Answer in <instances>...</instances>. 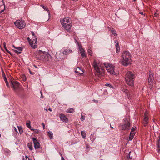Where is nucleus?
I'll use <instances>...</instances> for the list:
<instances>
[{
  "instance_id": "f257e3e1",
  "label": "nucleus",
  "mask_w": 160,
  "mask_h": 160,
  "mask_svg": "<svg viewBox=\"0 0 160 160\" xmlns=\"http://www.w3.org/2000/svg\"><path fill=\"white\" fill-rule=\"evenodd\" d=\"M92 65L94 69L98 73L99 77L103 76L104 75L105 70L102 68V62L98 60L95 59L93 61Z\"/></svg>"
},
{
  "instance_id": "f03ea898",
  "label": "nucleus",
  "mask_w": 160,
  "mask_h": 160,
  "mask_svg": "<svg viewBox=\"0 0 160 160\" xmlns=\"http://www.w3.org/2000/svg\"><path fill=\"white\" fill-rule=\"evenodd\" d=\"M131 56L129 52L127 51H123L121 59L122 64L124 66H128L131 61Z\"/></svg>"
},
{
  "instance_id": "7ed1b4c3",
  "label": "nucleus",
  "mask_w": 160,
  "mask_h": 160,
  "mask_svg": "<svg viewBox=\"0 0 160 160\" xmlns=\"http://www.w3.org/2000/svg\"><path fill=\"white\" fill-rule=\"evenodd\" d=\"M71 21V19L68 17L60 19V22L62 27L68 32H70L71 30L72 26Z\"/></svg>"
},
{
  "instance_id": "20e7f679",
  "label": "nucleus",
  "mask_w": 160,
  "mask_h": 160,
  "mask_svg": "<svg viewBox=\"0 0 160 160\" xmlns=\"http://www.w3.org/2000/svg\"><path fill=\"white\" fill-rule=\"evenodd\" d=\"M135 77V75L132 72L128 71L125 75V79L127 84L130 86L134 85V80Z\"/></svg>"
},
{
  "instance_id": "39448f33",
  "label": "nucleus",
  "mask_w": 160,
  "mask_h": 160,
  "mask_svg": "<svg viewBox=\"0 0 160 160\" xmlns=\"http://www.w3.org/2000/svg\"><path fill=\"white\" fill-rule=\"evenodd\" d=\"M104 65L106 68V70L110 74L112 75H116L114 71V67L112 65L109 63H104Z\"/></svg>"
},
{
  "instance_id": "423d86ee",
  "label": "nucleus",
  "mask_w": 160,
  "mask_h": 160,
  "mask_svg": "<svg viewBox=\"0 0 160 160\" xmlns=\"http://www.w3.org/2000/svg\"><path fill=\"white\" fill-rule=\"evenodd\" d=\"M45 52L40 50L37 51L35 53V56L38 60H43L45 59Z\"/></svg>"
},
{
  "instance_id": "0eeeda50",
  "label": "nucleus",
  "mask_w": 160,
  "mask_h": 160,
  "mask_svg": "<svg viewBox=\"0 0 160 160\" xmlns=\"http://www.w3.org/2000/svg\"><path fill=\"white\" fill-rule=\"evenodd\" d=\"M15 26L20 29L23 28L25 26V23L24 21L22 20H18L15 22Z\"/></svg>"
},
{
  "instance_id": "6e6552de",
  "label": "nucleus",
  "mask_w": 160,
  "mask_h": 160,
  "mask_svg": "<svg viewBox=\"0 0 160 160\" xmlns=\"http://www.w3.org/2000/svg\"><path fill=\"white\" fill-rule=\"evenodd\" d=\"M27 40L32 48L35 49L37 48L36 44H37V40L36 38L35 37L34 39H32V41L29 38H27Z\"/></svg>"
},
{
  "instance_id": "1a4fd4ad",
  "label": "nucleus",
  "mask_w": 160,
  "mask_h": 160,
  "mask_svg": "<svg viewBox=\"0 0 160 160\" xmlns=\"http://www.w3.org/2000/svg\"><path fill=\"white\" fill-rule=\"evenodd\" d=\"M119 128L121 127L122 130H128L130 129V124L128 121L123 125L120 124L119 125Z\"/></svg>"
},
{
  "instance_id": "9d476101",
  "label": "nucleus",
  "mask_w": 160,
  "mask_h": 160,
  "mask_svg": "<svg viewBox=\"0 0 160 160\" xmlns=\"http://www.w3.org/2000/svg\"><path fill=\"white\" fill-rule=\"evenodd\" d=\"M10 82L11 84L12 87L13 88L14 90H16L19 86V83L17 81L11 79L10 80Z\"/></svg>"
},
{
  "instance_id": "9b49d317",
  "label": "nucleus",
  "mask_w": 160,
  "mask_h": 160,
  "mask_svg": "<svg viewBox=\"0 0 160 160\" xmlns=\"http://www.w3.org/2000/svg\"><path fill=\"white\" fill-rule=\"evenodd\" d=\"M32 140L34 144V147L35 149H37L40 148V144L39 142L37 141V139L35 138H32Z\"/></svg>"
},
{
  "instance_id": "f8f14e48",
  "label": "nucleus",
  "mask_w": 160,
  "mask_h": 160,
  "mask_svg": "<svg viewBox=\"0 0 160 160\" xmlns=\"http://www.w3.org/2000/svg\"><path fill=\"white\" fill-rule=\"evenodd\" d=\"M59 118L61 121L66 123L68 122V119L66 116L62 113L60 114L59 115Z\"/></svg>"
},
{
  "instance_id": "ddd939ff",
  "label": "nucleus",
  "mask_w": 160,
  "mask_h": 160,
  "mask_svg": "<svg viewBox=\"0 0 160 160\" xmlns=\"http://www.w3.org/2000/svg\"><path fill=\"white\" fill-rule=\"evenodd\" d=\"M78 45L79 51H80L81 56L83 58L85 57L86 55L85 53V50L82 48L81 45H79L78 43Z\"/></svg>"
},
{
  "instance_id": "4468645a",
  "label": "nucleus",
  "mask_w": 160,
  "mask_h": 160,
  "mask_svg": "<svg viewBox=\"0 0 160 160\" xmlns=\"http://www.w3.org/2000/svg\"><path fill=\"white\" fill-rule=\"evenodd\" d=\"M154 79L153 77V74L152 73L150 72L149 74V77L148 78V81L149 84L151 85Z\"/></svg>"
},
{
  "instance_id": "2eb2a0df",
  "label": "nucleus",
  "mask_w": 160,
  "mask_h": 160,
  "mask_svg": "<svg viewBox=\"0 0 160 160\" xmlns=\"http://www.w3.org/2000/svg\"><path fill=\"white\" fill-rule=\"evenodd\" d=\"M122 91L126 94L129 99L131 98V97L129 96V91L125 87L122 88Z\"/></svg>"
},
{
  "instance_id": "dca6fc26",
  "label": "nucleus",
  "mask_w": 160,
  "mask_h": 160,
  "mask_svg": "<svg viewBox=\"0 0 160 160\" xmlns=\"http://www.w3.org/2000/svg\"><path fill=\"white\" fill-rule=\"evenodd\" d=\"M72 50L68 48H67L64 49L63 51L62 52V54L67 55L72 53Z\"/></svg>"
},
{
  "instance_id": "f3484780",
  "label": "nucleus",
  "mask_w": 160,
  "mask_h": 160,
  "mask_svg": "<svg viewBox=\"0 0 160 160\" xmlns=\"http://www.w3.org/2000/svg\"><path fill=\"white\" fill-rule=\"evenodd\" d=\"M45 59H44L43 60H45V61H49L52 60V57L48 53L45 52Z\"/></svg>"
},
{
  "instance_id": "a211bd4d",
  "label": "nucleus",
  "mask_w": 160,
  "mask_h": 160,
  "mask_svg": "<svg viewBox=\"0 0 160 160\" xmlns=\"http://www.w3.org/2000/svg\"><path fill=\"white\" fill-rule=\"evenodd\" d=\"M148 118L147 116L146 113H145L144 117L143 119V123L145 126H146L148 123Z\"/></svg>"
},
{
  "instance_id": "6ab92c4d",
  "label": "nucleus",
  "mask_w": 160,
  "mask_h": 160,
  "mask_svg": "<svg viewBox=\"0 0 160 160\" xmlns=\"http://www.w3.org/2000/svg\"><path fill=\"white\" fill-rule=\"evenodd\" d=\"M17 50H13L14 51V52L17 53L18 54H20L21 53V51L22 50V48L20 47H18L16 49Z\"/></svg>"
},
{
  "instance_id": "aec40b11",
  "label": "nucleus",
  "mask_w": 160,
  "mask_h": 160,
  "mask_svg": "<svg viewBox=\"0 0 160 160\" xmlns=\"http://www.w3.org/2000/svg\"><path fill=\"white\" fill-rule=\"evenodd\" d=\"M116 43L115 47L116 52L117 53L119 52L120 50V47L118 43H116V41L115 42Z\"/></svg>"
},
{
  "instance_id": "412c9836",
  "label": "nucleus",
  "mask_w": 160,
  "mask_h": 160,
  "mask_svg": "<svg viewBox=\"0 0 160 160\" xmlns=\"http://www.w3.org/2000/svg\"><path fill=\"white\" fill-rule=\"evenodd\" d=\"M62 53L61 52L59 54H58L57 52L56 53V57L58 59H60L62 58V57H61V56H62Z\"/></svg>"
},
{
  "instance_id": "4be33fe9",
  "label": "nucleus",
  "mask_w": 160,
  "mask_h": 160,
  "mask_svg": "<svg viewBox=\"0 0 160 160\" xmlns=\"http://www.w3.org/2000/svg\"><path fill=\"white\" fill-rule=\"evenodd\" d=\"M48 135L50 139L53 138V134L51 131H49L48 132Z\"/></svg>"
},
{
  "instance_id": "5701e85b",
  "label": "nucleus",
  "mask_w": 160,
  "mask_h": 160,
  "mask_svg": "<svg viewBox=\"0 0 160 160\" xmlns=\"http://www.w3.org/2000/svg\"><path fill=\"white\" fill-rule=\"evenodd\" d=\"M40 6L42 7L45 10L47 11L48 12L49 16V17H50V13L49 12V10H48V8H47L46 7H45L43 5H41Z\"/></svg>"
},
{
  "instance_id": "b1692460",
  "label": "nucleus",
  "mask_w": 160,
  "mask_h": 160,
  "mask_svg": "<svg viewBox=\"0 0 160 160\" xmlns=\"http://www.w3.org/2000/svg\"><path fill=\"white\" fill-rule=\"evenodd\" d=\"M136 132V128L135 127H133L132 128L131 131V133H132L133 134L135 133V132Z\"/></svg>"
},
{
  "instance_id": "393cba45",
  "label": "nucleus",
  "mask_w": 160,
  "mask_h": 160,
  "mask_svg": "<svg viewBox=\"0 0 160 160\" xmlns=\"http://www.w3.org/2000/svg\"><path fill=\"white\" fill-rule=\"evenodd\" d=\"M74 111V109L73 108L68 109L66 111V112L68 113H73Z\"/></svg>"
},
{
  "instance_id": "a878e982",
  "label": "nucleus",
  "mask_w": 160,
  "mask_h": 160,
  "mask_svg": "<svg viewBox=\"0 0 160 160\" xmlns=\"http://www.w3.org/2000/svg\"><path fill=\"white\" fill-rule=\"evenodd\" d=\"M135 135V134H133L132 133L130 132L129 138V140L130 141H131L132 140V139L133 138L134 136Z\"/></svg>"
},
{
  "instance_id": "bb28decb",
  "label": "nucleus",
  "mask_w": 160,
  "mask_h": 160,
  "mask_svg": "<svg viewBox=\"0 0 160 160\" xmlns=\"http://www.w3.org/2000/svg\"><path fill=\"white\" fill-rule=\"evenodd\" d=\"M28 146L30 150H32L33 149V146L32 143H29L28 144Z\"/></svg>"
},
{
  "instance_id": "cd10ccee",
  "label": "nucleus",
  "mask_w": 160,
  "mask_h": 160,
  "mask_svg": "<svg viewBox=\"0 0 160 160\" xmlns=\"http://www.w3.org/2000/svg\"><path fill=\"white\" fill-rule=\"evenodd\" d=\"M81 134L82 137L84 139H85L86 138V133L84 131H82L81 132Z\"/></svg>"
},
{
  "instance_id": "c85d7f7f",
  "label": "nucleus",
  "mask_w": 160,
  "mask_h": 160,
  "mask_svg": "<svg viewBox=\"0 0 160 160\" xmlns=\"http://www.w3.org/2000/svg\"><path fill=\"white\" fill-rule=\"evenodd\" d=\"M90 139L92 142V143H93L96 139V137L94 136H90Z\"/></svg>"
},
{
  "instance_id": "c756f323",
  "label": "nucleus",
  "mask_w": 160,
  "mask_h": 160,
  "mask_svg": "<svg viewBox=\"0 0 160 160\" xmlns=\"http://www.w3.org/2000/svg\"><path fill=\"white\" fill-rule=\"evenodd\" d=\"M18 127L20 134H21L23 132L22 127L21 126H18Z\"/></svg>"
},
{
  "instance_id": "7c9ffc66",
  "label": "nucleus",
  "mask_w": 160,
  "mask_h": 160,
  "mask_svg": "<svg viewBox=\"0 0 160 160\" xmlns=\"http://www.w3.org/2000/svg\"><path fill=\"white\" fill-rule=\"evenodd\" d=\"M3 46H4V48L5 49V50H6V52H8V53H9L11 54L10 52L8 50V49H7V48L6 47V43H5V42H4L3 43Z\"/></svg>"
},
{
  "instance_id": "2f4dec72",
  "label": "nucleus",
  "mask_w": 160,
  "mask_h": 160,
  "mask_svg": "<svg viewBox=\"0 0 160 160\" xmlns=\"http://www.w3.org/2000/svg\"><path fill=\"white\" fill-rule=\"evenodd\" d=\"M27 126L29 129H31V126H30V122L29 121H27L26 123Z\"/></svg>"
},
{
  "instance_id": "473e14b6",
  "label": "nucleus",
  "mask_w": 160,
  "mask_h": 160,
  "mask_svg": "<svg viewBox=\"0 0 160 160\" xmlns=\"http://www.w3.org/2000/svg\"><path fill=\"white\" fill-rule=\"evenodd\" d=\"M105 86H106L112 88H114L113 86L110 83H106L105 84Z\"/></svg>"
},
{
  "instance_id": "72a5a7b5",
  "label": "nucleus",
  "mask_w": 160,
  "mask_h": 160,
  "mask_svg": "<svg viewBox=\"0 0 160 160\" xmlns=\"http://www.w3.org/2000/svg\"><path fill=\"white\" fill-rule=\"evenodd\" d=\"M3 6H0V13H2L4 11V9H5V7L4 6V9H1L2 8H3Z\"/></svg>"
},
{
  "instance_id": "f704fd0d",
  "label": "nucleus",
  "mask_w": 160,
  "mask_h": 160,
  "mask_svg": "<svg viewBox=\"0 0 160 160\" xmlns=\"http://www.w3.org/2000/svg\"><path fill=\"white\" fill-rule=\"evenodd\" d=\"M131 153V152H129L128 155V156H127V158H129L130 159V160H132V157L130 156V153Z\"/></svg>"
},
{
  "instance_id": "c9c22d12",
  "label": "nucleus",
  "mask_w": 160,
  "mask_h": 160,
  "mask_svg": "<svg viewBox=\"0 0 160 160\" xmlns=\"http://www.w3.org/2000/svg\"><path fill=\"white\" fill-rule=\"evenodd\" d=\"M92 51L90 49H88V54L91 56L92 54Z\"/></svg>"
},
{
  "instance_id": "e433bc0d",
  "label": "nucleus",
  "mask_w": 160,
  "mask_h": 160,
  "mask_svg": "<svg viewBox=\"0 0 160 160\" xmlns=\"http://www.w3.org/2000/svg\"><path fill=\"white\" fill-rule=\"evenodd\" d=\"M31 130H33L36 133H38L39 132V130L37 129H31Z\"/></svg>"
},
{
  "instance_id": "4c0bfd02",
  "label": "nucleus",
  "mask_w": 160,
  "mask_h": 160,
  "mask_svg": "<svg viewBox=\"0 0 160 160\" xmlns=\"http://www.w3.org/2000/svg\"><path fill=\"white\" fill-rule=\"evenodd\" d=\"M111 32L114 35V36L117 35V34L116 33V31L114 30H112Z\"/></svg>"
},
{
  "instance_id": "58836bf2",
  "label": "nucleus",
  "mask_w": 160,
  "mask_h": 160,
  "mask_svg": "<svg viewBox=\"0 0 160 160\" xmlns=\"http://www.w3.org/2000/svg\"><path fill=\"white\" fill-rule=\"evenodd\" d=\"M80 119L82 121H83L85 120L84 117L82 115L81 116Z\"/></svg>"
},
{
  "instance_id": "ea45409f",
  "label": "nucleus",
  "mask_w": 160,
  "mask_h": 160,
  "mask_svg": "<svg viewBox=\"0 0 160 160\" xmlns=\"http://www.w3.org/2000/svg\"><path fill=\"white\" fill-rule=\"evenodd\" d=\"M31 33L33 36L32 39H34L35 37L36 38L35 34L33 32H31Z\"/></svg>"
},
{
  "instance_id": "a19ab883",
  "label": "nucleus",
  "mask_w": 160,
  "mask_h": 160,
  "mask_svg": "<svg viewBox=\"0 0 160 160\" xmlns=\"http://www.w3.org/2000/svg\"><path fill=\"white\" fill-rule=\"evenodd\" d=\"M159 142H160V140L158 139V140L157 141V145L158 147H159L160 146H159Z\"/></svg>"
},
{
  "instance_id": "79ce46f5",
  "label": "nucleus",
  "mask_w": 160,
  "mask_h": 160,
  "mask_svg": "<svg viewBox=\"0 0 160 160\" xmlns=\"http://www.w3.org/2000/svg\"><path fill=\"white\" fill-rule=\"evenodd\" d=\"M5 83H6V86L8 87H9V83H8V81L6 82Z\"/></svg>"
},
{
  "instance_id": "37998d69",
  "label": "nucleus",
  "mask_w": 160,
  "mask_h": 160,
  "mask_svg": "<svg viewBox=\"0 0 160 160\" xmlns=\"http://www.w3.org/2000/svg\"><path fill=\"white\" fill-rule=\"evenodd\" d=\"M78 69H79V70H80V68L79 67H78L77 68V69L75 71V72H76V73H78V72L77 71V70H78Z\"/></svg>"
},
{
  "instance_id": "c03bdc74",
  "label": "nucleus",
  "mask_w": 160,
  "mask_h": 160,
  "mask_svg": "<svg viewBox=\"0 0 160 160\" xmlns=\"http://www.w3.org/2000/svg\"><path fill=\"white\" fill-rule=\"evenodd\" d=\"M158 15H158V13H156H156L154 14V16H155V17H158Z\"/></svg>"
},
{
  "instance_id": "a18cd8bd",
  "label": "nucleus",
  "mask_w": 160,
  "mask_h": 160,
  "mask_svg": "<svg viewBox=\"0 0 160 160\" xmlns=\"http://www.w3.org/2000/svg\"><path fill=\"white\" fill-rule=\"evenodd\" d=\"M60 154L61 156L62 157L61 160H65L64 158L62 156V155L60 153Z\"/></svg>"
},
{
  "instance_id": "49530a36",
  "label": "nucleus",
  "mask_w": 160,
  "mask_h": 160,
  "mask_svg": "<svg viewBox=\"0 0 160 160\" xmlns=\"http://www.w3.org/2000/svg\"><path fill=\"white\" fill-rule=\"evenodd\" d=\"M4 79L5 82L8 81L6 77H4Z\"/></svg>"
},
{
  "instance_id": "de8ad7c7",
  "label": "nucleus",
  "mask_w": 160,
  "mask_h": 160,
  "mask_svg": "<svg viewBox=\"0 0 160 160\" xmlns=\"http://www.w3.org/2000/svg\"><path fill=\"white\" fill-rule=\"evenodd\" d=\"M13 128H14V130L17 132H18V130H17V129L16 128L14 127V126L13 127Z\"/></svg>"
},
{
  "instance_id": "09e8293b",
  "label": "nucleus",
  "mask_w": 160,
  "mask_h": 160,
  "mask_svg": "<svg viewBox=\"0 0 160 160\" xmlns=\"http://www.w3.org/2000/svg\"><path fill=\"white\" fill-rule=\"evenodd\" d=\"M29 72H30V74H31L32 75H33L34 74V73L33 72H31V71H30V70H29Z\"/></svg>"
},
{
  "instance_id": "8fccbe9b",
  "label": "nucleus",
  "mask_w": 160,
  "mask_h": 160,
  "mask_svg": "<svg viewBox=\"0 0 160 160\" xmlns=\"http://www.w3.org/2000/svg\"><path fill=\"white\" fill-rule=\"evenodd\" d=\"M42 125H43V128L44 129L45 128V127L44 124V123H42Z\"/></svg>"
},
{
  "instance_id": "3c124183",
  "label": "nucleus",
  "mask_w": 160,
  "mask_h": 160,
  "mask_svg": "<svg viewBox=\"0 0 160 160\" xmlns=\"http://www.w3.org/2000/svg\"><path fill=\"white\" fill-rule=\"evenodd\" d=\"M48 110L51 112L52 111V109L51 108H49Z\"/></svg>"
},
{
  "instance_id": "603ef678",
  "label": "nucleus",
  "mask_w": 160,
  "mask_h": 160,
  "mask_svg": "<svg viewBox=\"0 0 160 160\" xmlns=\"http://www.w3.org/2000/svg\"><path fill=\"white\" fill-rule=\"evenodd\" d=\"M12 47L15 48L16 49L17 47H15L14 45H13Z\"/></svg>"
},
{
  "instance_id": "864d4df0",
  "label": "nucleus",
  "mask_w": 160,
  "mask_h": 160,
  "mask_svg": "<svg viewBox=\"0 0 160 160\" xmlns=\"http://www.w3.org/2000/svg\"><path fill=\"white\" fill-rule=\"evenodd\" d=\"M25 158L26 159H27L28 158V157L27 156H25Z\"/></svg>"
},
{
  "instance_id": "5fc2aeb1",
  "label": "nucleus",
  "mask_w": 160,
  "mask_h": 160,
  "mask_svg": "<svg viewBox=\"0 0 160 160\" xmlns=\"http://www.w3.org/2000/svg\"><path fill=\"white\" fill-rule=\"evenodd\" d=\"M43 98L42 94V95H41V98Z\"/></svg>"
},
{
  "instance_id": "6e6d98bb",
  "label": "nucleus",
  "mask_w": 160,
  "mask_h": 160,
  "mask_svg": "<svg viewBox=\"0 0 160 160\" xmlns=\"http://www.w3.org/2000/svg\"><path fill=\"white\" fill-rule=\"evenodd\" d=\"M140 14H142V15H143V12H140Z\"/></svg>"
},
{
  "instance_id": "4d7b16f0",
  "label": "nucleus",
  "mask_w": 160,
  "mask_h": 160,
  "mask_svg": "<svg viewBox=\"0 0 160 160\" xmlns=\"http://www.w3.org/2000/svg\"><path fill=\"white\" fill-rule=\"evenodd\" d=\"M44 110H46L47 112L48 111V110L47 109L44 108Z\"/></svg>"
},
{
  "instance_id": "13d9d810",
  "label": "nucleus",
  "mask_w": 160,
  "mask_h": 160,
  "mask_svg": "<svg viewBox=\"0 0 160 160\" xmlns=\"http://www.w3.org/2000/svg\"><path fill=\"white\" fill-rule=\"evenodd\" d=\"M110 127H111V128H113V127H112L111 125H110Z\"/></svg>"
},
{
  "instance_id": "bf43d9fd",
  "label": "nucleus",
  "mask_w": 160,
  "mask_h": 160,
  "mask_svg": "<svg viewBox=\"0 0 160 160\" xmlns=\"http://www.w3.org/2000/svg\"><path fill=\"white\" fill-rule=\"evenodd\" d=\"M28 160H32V159H31L30 158H28Z\"/></svg>"
},
{
  "instance_id": "052dcab7",
  "label": "nucleus",
  "mask_w": 160,
  "mask_h": 160,
  "mask_svg": "<svg viewBox=\"0 0 160 160\" xmlns=\"http://www.w3.org/2000/svg\"><path fill=\"white\" fill-rule=\"evenodd\" d=\"M73 1H78V0H72Z\"/></svg>"
},
{
  "instance_id": "680f3d73",
  "label": "nucleus",
  "mask_w": 160,
  "mask_h": 160,
  "mask_svg": "<svg viewBox=\"0 0 160 160\" xmlns=\"http://www.w3.org/2000/svg\"><path fill=\"white\" fill-rule=\"evenodd\" d=\"M91 136H94L93 135V134H91Z\"/></svg>"
},
{
  "instance_id": "e2e57ef3",
  "label": "nucleus",
  "mask_w": 160,
  "mask_h": 160,
  "mask_svg": "<svg viewBox=\"0 0 160 160\" xmlns=\"http://www.w3.org/2000/svg\"><path fill=\"white\" fill-rule=\"evenodd\" d=\"M40 93H41V95H42V92L41 91H40Z\"/></svg>"
},
{
  "instance_id": "0e129e2a",
  "label": "nucleus",
  "mask_w": 160,
  "mask_h": 160,
  "mask_svg": "<svg viewBox=\"0 0 160 160\" xmlns=\"http://www.w3.org/2000/svg\"><path fill=\"white\" fill-rule=\"evenodd\" d=\"M95 101V102H98V101H96H96Z\"/></svg>"
},
{
  "instance_id": "69168bd1",
  "label": "nucleus",
  "mask_w": 160,
  "mask_h": 160,
  "mask_svg": "<svg viewBox=\"0 0 160 160\" xmlns=\"http://www.w3.org/2000/svg\"><path fill=\"white\" fill-rule=\"evenodd\" d=\"M133 1H136V0H133Z\"/></svg>"
},
{
  "instance_id": "338daca9",
  "label": "nucleus",
  "mask_w": 160,
  "mask_h": 160,
  "mask_svg": "<svg viewBox=\"0 0 160 160\" xmlns=\"http://www.w3.org/2000/svg\"><path fill=\"white\" fill-rule=\"evenodd\" d=\"M93 101H96V100H93Z\"/></svg>"
},
{
  "instance_id": "774afa93",
  "label": "nucleus",
  "mask_w": 160,
  "mask_h": 160,
  "mask_svg": "<svg viewBox=\"0 0 160 160\" xmlns=\"http://www.w3.org/2000/svg\"><path fill=\"white\" fill-rule=\"evenodd\" d=\"M23 160H24V158H23Z\"/></svg>"
}]
</instances>
